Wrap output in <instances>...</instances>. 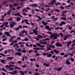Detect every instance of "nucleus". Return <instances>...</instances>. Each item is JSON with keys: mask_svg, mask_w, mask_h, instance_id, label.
Returning a JSON list of instances; mask_svg holds the SVG:
<instances>
[{"mask_svg": "<svg viewBox=\"0 0 75 75\" xmlns=\"http://www.w3.org/2000/svg\"><path fill=\"white\" fill-rule=\"evenodd\" d=\"M38 27H37L35 28V30H33V33H34V34H35V35H38V33H38V31L37 30H38Z\"/></svg>", "mask_w": 75, "mask_h": 75, "instance_id": "nucleus-1", "label": "nucleus"}, {"mask_svg": "<svg viewBox=\"0 0 75 75\" xmlns=\"http://www.w3.org/2000/svg\"><path fill=\"white\" fill-rule=\"evenodd\" d=\"M16 24V23L14 22V21H12L11 23L10 24V27L11 28H13V27H14V25H15Z\"/></svg>", "mask_w": 75, "mask_h": 75, "instance_id": "nucleus-2", "label": "nucleus"}, {"mask_svg": "<svg viewBox=\"0 0 75 75\" xmlns=\"http://www.w3.org/2000/svg\"><path fill=\"white\" fill-rule=\"evenodd\" d=\"M37 38H35V40H36L38 41H39L40 40L39 39H41V38H43V37L41 35H39L37 37Z\"/></svg>", "mask_w": 75, "mask_h": 75, "instance_id": "nucleus-3", "label": "nucleus"}, {"mask_svg": "<svg viewBox=\"0 0 75 75\" xmlns=\"http://www.w3.org/2000/svg\"><path fill=\"white\" fill-rule=\"evenodd\" d=\"M14 67V65H12V64H9V68H10V69H8V71H12V70H13V68L11 67Z\"/></svg>", "mask_w": 75, "mask_h": 75, "instance_id": "nucleus-4", "label": "nucleus"}, {"mask_svg": "<svg viewBox=\"0 0 75 75\" xmlns=\"http://www.w3.org/2000/svg\"><path fill=\"white\" fill-rule=\"evenodd\" d=\"M70 36V35H65L64 36V38L63 40H66L68 38H69V36Z\"/></svg>", "mask_w": 75, "mask_h": 75, "instance_id": "nucleus-5", "label": "nucleus"}, {"mask_svg": "<svg viewBox=\"0 0 75 75\" xmlns=\"http://www.w3.org/2000/svg\"><path fill=\"white\" fill-rule=\"evenodd\" d=\"M21 53L20 52H16L15 53V56H17V55H18V56H20L21 55Z\"/></svg>", "mask_w": 75, "mask_h": 75, "instance_id": "nucleus-6", "label": "nucleus"}, {"mask_svg": "<svg viewBox=\"0 0 75 75\" xmlns=\"http://www.w3.org/2000/svg\"><path fill=\"white\" fill-rule=\"evenodd\" d=\"M45 29H47V30H48L49 31H51V29L50 28V26L48 25L46 26H45Z\"/></svg>", "mask_w": 75, "mask_h": 75, "instance_id": "nucleus-7", "label": "nucleus"}, {"mask_svg": "<svg viewBox=\"0 0 75 75\" xmlns=\"http://www.w3.org/2000/svg\"><path fill=\"white\" fill-rule=\"evenodd\" d=\"M5 34H6V35L7 36H8V37H11V35H10V33L8 32H5Z\"/></svg>", "mask_w": 75, "mask_h": 75, "instance_id": "nucleus-8", "label": "nucleus"}, {"mask_svg": "<svg viewBox=\"0 0 75 75\" xmlns=\"http://www.w3.org/2000/svg\"><path fill=\"white\" fill-rule=\"evenodd\" d=\"M55 45H56L57 47H62V44L58 43L55 44Z\"/></svg>", "mask_w": 75, "mask_h": 75, "instance_id": "nucleus-9", "label": "nucleus"}, {"mask_svg": "<svg viewBox=\"0 0 75 75\" xmlns=\"http://www.w3.org/2000/svg\"><path fill=\"white\" fill-rule=\"evenodd\" d=\"M42 23L44 25H47L48 24L47 22H45L43 21H42Z\"/></svg>", "mask_w": 75, "mask_h": 75, "instance_id": "nucleus-10", "label": "nucleus"}, {"mask_svg": "<svg viewBox=\"0 0 75 75\" xmlns=\"http://www.w3.org/2000/svg\"><path fill=\"white\" fill-rule=\"evenodd\" d=\"M53 37L54 40V39H57V34L56 33H54Z\"/></svg>", "mask_w": 75, "mask_h": 75, "instance_id": "nucleus-11", "label": "nucleus"}, {"mask_svg": "<svg viewBox=\"0 0 75 75\" xmlns=\"http://www.w3.org/2000/svg\"><path fill=\"white\" fill-rule=\"evenodd\" d=\"M14 38V37L13 36H12L11 37V38L9 40V42H11L13 40V39Z\"/></svg>", "mask_w": 75, "mask_h": 75, "instance_id": "nucleus-12", "label": "nucleus"}, {"mask_svg": "<svg viewBox=\"0 0 75 75\" xmlns=\"http://www.w3.org/2000/svg\"><path fill=\"white\" fill-rule=\"evenodd\" d=\"M7 59H9V60H12L13 59V57H7Z\"/></svg>", "mask_w": 75, "mask_h": 75, "instance_id": "nucleus-13", "label": "nucleus"}, {"mask_svg": "<svg viewBox=\"0 0 75 75\" xmlns=\"http://www.w3.org/2000/svg\"><path fill=\"white\" fill-rule=\"evenodd\" d=\"M62 69V67H58L57 68V71H61Z\"/></svg>", "mask_w": 75, "mask_h": 75, "instance_id": "nucleus-14", "label": "nucleus"}, {"mask_svg": "<svg viewBox=\"0 0 75 75\" xmlns=\"http://www.w3.org/2000/svg\"><path fill=\"white\" fill-rule=\"evenodd\" d=\"M11 12V10L10 9L8 11L7 13V14H8V15H9V14H10V13Z\"/></svg>", "mask_w": 75, "mask_h": 75, "instance_id": "nucleus-15", "label": "nucleus"}, {"mask_svg": "<svg viewBox=\"0 0 75 75\" xmlns=\"http://www.w3.org/2000/svg\"><path fill=\"white\" fill-rule=\"evenodd\" d=\"M43 65H44V66H46L47 67H50V65L49 64H46L45 63H44Z\"/></svg>", "mask_w": 75, "mask_h": 75, "instance_id": "nucleus-16", "label": "nucleus"}, {"mask_svg": "<svg viewBox=\"0 0 75 75\" xmlns=\"http://www.w3.org/2000/svg\"><path fill=\"white\" fill-rule=\"evenodd\" d=\"M0 61L1 62H2V64H5V60H2V59H0Z\"/></svg>", "mask_w": 75, "mask_h": 75, "instance_id": "nucleus-17", "label": "nucleus"}, {"mask_svg": "<svg viewBox=\"0 0 75 75\" xmlns=\"http://www.w3.org/2000/svg\"><path fill=\"white\" fill-rule=\"evenodd\" d=\"M66 62L67 65H70V64H71V63H70V62L69 61L67 60L66 61Z\"/></svg>", "mask_w": 75, "mask_h": 75, "instance_id": "nucleus-18", "label": "nucleus"}, {"mask_svg": "<svg viewBox=\"0 0 75 75\" xmlns=\"http://www.w3.org/2000/svg\"><path fill=\"white\" fill-rule=\"evenodd\" d=\"M60 18L61 20H67V18L64 17Z\"/></svg>", "mask_w": 75, "mask_h": 75, "instance_id": "nucleus-19", "label": "nucleus"}, {"mask_svg": "<svg viewBox=\"0 0 75 75\" xmlns=\"http://www.w3.org/2000/svg\"><path fill=\"white\" fill-rule=\"evenodd\" d=\"M33 50H40V49L38 47H36V48H33Z\"/></svg>", "mask_w": 75, "mask_h": 75, "instance_id": "nucleus-20", "label": "nucleus"}, {"mask_svg": "<svg viewBox=\"0 0 75 75\" xmlns=\"http://www.w3.org/2000/svg\"><path fill=\"white\" fill-rule=\"evenodd\" d=\"M52 57V54L50 53H49L47 55V57Z\"/></svg>", "mask_w": 75, "mask_h": 75, "instance_id": "nucleus-21", "label": "nucleus"}, {"mask_svg": "<svg viewBox=\"0 0 75 75\" xmlns=\"http://www.w3.org/2000/svg\"><path fill=\"white\" fill-rule=\"evenodd\" d=\"M19 36H20V37H23V36H25V35H23V33H19Z\"/></svg>", "mask_w": 75, "mask_h": 75, "instance_id": "nucleus-22", "label": "nucleus"}, {"mask_svg": "<svg viewBox=\"0 0 75 75\" xmlns=\"http://www.w3.org/2000/svg\"><path fill=\"white\" fill-rule=\"evenodd\" d=\"M72 43V42L71 41H69L68 43L67 46H68V47L69 46V44H71Z\"/></svg>", "mask_w": 75, "mask_h": 75, "instance_id": "nucleus-23", "label": "nucleus"}, {"mask_svg": "<svg viewBox=\"0 0 75 75\" xmlns=\"http://www.w3.org/2000/svg\"><path fill=\"white\" fill-rule=\"evenodd\" d=\"M30 61H32V62H33V61H36V60H35V59L33 58V59H30Z\"/></svg>", "mask_w": 75, "mask_h": 75, "instance_id": "nucleus-24", "label": "nucleus"}, {"mask_svg": "<svg viewBox=\"0 0 75 75\" xmlns=\"http://www.w3.org/2000/svg\"><path fill=\"white\" fill-rule=\"evenodd\" d=\"M22 8V6L21 7L20 6H18L17 7V10H19L21 8Z\"/></svg>", "mask_w": 75, "mask_h": 75, "instance_id": "nucleus-25", "label": "nucleus"}, {"mask_svg": "<svg viewBox=\"0 0 75 75\" xmlns=\"http://www.w3.org/2000/svg\"><path fill=\"white\" fill-rule=\"evenodd\" d=\"M37 6L36 4H33L30 5L31 7H37Z\"/></svg>", "mask_w": 75, "mask_h": 75, "instance_id": "nucleus-26", "label": "nucleus"}, {"mask_svg": "<svg viewBox=\"0 0 75 75\" xmlns=\"http://www.w3.org/2000/svg\"><path fill=\"white\" fill-rule=\"evenodd\" d=\"M19 72L21 73V75H24V72L23 71H19Z\"/></svg>", "mask_w": 75, "mask_h": 75, "instance_id": "nucleus-27", "label": "nucleus"}, {"mask_svg": "<svg viewBox=\"0 0 75 75\" xmlns=\"http://www.w3.org/2000/svg\"><path fill=\"white\" fill-rule=\"evenodd\" d=\"M22 52H23V53H26V51L25 50H22L21 51Z\"/></svg>", "mask_w": 75, "mask_h": 75, "instance_id": "nucleus-28", "label": "nucleus"}, {"mask_svg": "<svg viewBox=\"0 0 75 75\" xmlns=\"http://www.w3.org/2000/svg\"><path fill=\"white\" fill-rule=\"evenodd\" d=\"M54 51L56 54H58L59 53V52L58 51H57V50H54Z\"/></svg>", "mask_w": 75, "mask_h": 75, "instance_id": "nucleus-29", "label": "nucleus"}, {"mask_svg": "<svg viewBox=\"0 0 75 75\" xmlns=\"http://www.w3.org/2000/svg\"><path fill=\"white\" fill-rule=\"evenodd\" d=\"M50 1L52 4L55 3L56 2V1L55 0H52V1Z\"/></svg>", "mask_w": 75, "mask_h": 75, "instance_id": "nucleus-30", "label": "nucleus"}, {"mask_svg": "<svg viewBox=\"0 0 75 75\" xmlns=\"http://www.w3.org/2000/svg\"><path fill=\"white\" fill-rule=\"evenodd\" d=\"M13 74H17V71H16V70H15L14 71H13Z\"/></svg>", "mask_w": 75, "mask_h": 75, "instance_id": "nucleus-31", "label": "nucleus"}, {"mask_svg": "<svg viewBox=\"0 0 75 75\" xmlns=\"http://www.w3.org/2000/svg\"><path fill=\"white\" fill-rule=\"evenodd\" d=\"M20 20H21V18L20 17H18L16 19L17 21H20Z\"/></svg>", "mask_w": 75, "mask_h": 75, "instance_id": "nucleus-32", "label": "nucleus"}, {"mask_svg": "<svg viewBox=\"0 0 75 75\" xmlns=\"http://www.w3.org/2000/svg\"><path fill=\"white\" fill-rule=\"evenodd\" d=\"M73 54H74V53H73V52H72L71 53H68V55H70V56H73Z\"/></svg>", "mask_w": 75, "mask_h": 75, "instance_id": "nucleus-33", "label": "nucleus"}, {"mask_svg": "<svg viewBox=\"0 0 75 75\" xmlns=\"http://www.w3.org/2000/svg\"><path fill=\"white\" fill-rule=\"evenodd\" d=\"M67 12H68V11H63L62 12V14H65L66 13H67Z\"/></svg>", "mask_w": 75, "mask_h": 75, "instance_id": "nucleus-34", "label": "nucleus"}, {"mask_svg": "<svg viewBox=\"0 0 75 75\" xmlns=\"http://www.w3.org/2000/svg\"><path fill=\"white\" fill-rule=\"evenodd\" d=\"M25 21L26 24H28V25H30V23L27 22V21L26 19H24Z\"/></svg>", "mask_w": 75, "mask_h": 75, "instance_id": "nucleus-35", "label": "nucleus"}, {"mask_svg": "<svg viewBox=\"0 0 75 75\" xmlns=\"http://www.w3.org/2000/svg\"><path fill=\"white\" fill-rule=\"evenodd\" d=\"M15 68L16 69H18L19 70H21V68L20 67H18L17 66H15Z\"/></svg>", "mask_w": 75, "mask_h": 75, "instance_id": "nucleus-36", "label": "nucleus"}, {"mask_svg": "<svg viewBox=\"0 0 75 75\" xmlns=\"http://www.w3.org/2000/svg\"><path fill=\"white\" fill-rule=\"evenodd\" d=\"M25 43L24 42H20L18 43V44H24Z\"/></svg>", "mask_w": 75, "mask_h": 75, "instance_id": "nucleus-37", "label": "nucleus"}, {"mask_svg": "<svg viewBox=\"0 0 75 75\" xmlns=\"http://www.w3.org/2000/svg\"><path fill=\"white\" fill-rule=\"evenodd\" d=\"M18 44L17 43H16L13 45V47H17V46H18Z\"/></svg>", "mask_w": 75, "mask_h": 75, "instance_id": "nucleus-38", "label": "nucleus"}, {"mask_svg": "<svg viewBox=\"0 0 75 75\" xmlns=\"http://www.w3.org/2000/svg\"><path fill=\"white\" fill-rule=\"evenodd\" d=\"M59 34L61 37H62L64 36V35L62 34V33H59Z\"/></svg>", "mask_w": 75, "mask_h": 75, "instance_id": "nucleus-39", "label": "nucleus"}, {"mask_svg": "<svg viewBox=\"0 0 75 75\" xmlns=\"http://www.w3.org/2000/svg\"><path fill=\"white\" fill-rule=\"evenodd\" d=\"M22 41H28V38H26L22 40Z\"/></svg>", "mask_w": 75, "mask_h": 75, "instance_id": "nucleus-40", "label": "nucleus"}, {"mask_svg": "<svg viewBox=\"0 0 75 75\" xmlns=\"http://www.w3.org/2000/svg\"><path fill=\"white\" fill-rule=\"evenodd\" d=\"M68 57V55L66 54H65L63 56V57L64 58H65V57Z\"/></svg>", "mask_w": 75, "mask_h": 75, "instance_id": "nucleus-41", "label": "nucleus"}, {"mask_svg": "<svg viewBox=\"0 0 75 75\" xmlns=\"http://www.w3.org/2000/svg\"><path fill=\"white\" fill-rule=\"evenodd\" d=\"M31 52H33V50H29V54H30Z\"/></svg>", "mask_w": 75, "mask_h": 75, "instance_id": "nucleus-42", "label": "nucleus"}, {"mask_svg": "<svg viewBox=\"0 0 75 75\" xmlns=\"http://www.w3.org/2000/svg\"><path fill=\"white\" fill-rule=\"evenodd\" d=\"M12 42H13V44L17 43V40H13Z\"/></svg>", "mask_w": 75, "mask_h": 75, "instance_id": "nucleus-43", "label": "nucleus"}, {"mask_svg": "<svg viewBox=\"0 0 75 75\" xmlns=\"http://www.w3.org/2000/svg\"><path fill=\"white\" fill-rule=\"evenodd\" d=\"M54 34H51V35L50 36V38H53V37H54Z\"/></svg>", "mask_w": 75, "mask_h": 75, "instance_id": "nucleus-44", "label": "nucleus"}, {"mask_svg": "<svg viewBox=\"0 0 75 75\" xmlns=\"http://www.w3.org/2000/svg\"><path fill=\"white\" fill-rule=\"evenodd\" d=\"M35 56H37V57H39L40 56V54L39 53H38L35 54Z\"/></svg>", "mask_w": 75, "mask_h": 75, "instance_id": "nucleus-45", "label": "nucleus"}, {"mask_svg": "<svg viewBox=\"0 0 75 75\" xmlns=\"http://www.w3.org/2000/svg\"><path fill=\"white\" fill-rule=\"evenodd\" d=\"M71 61L72 62H74V59L72 58V57H71Z\"/></svg>", "mask_w": 75, "mask_h": 75, "instance_id": "nucleus-46", "label": "nucleus"}, {"mask_svg": "<svg viewBox=\"0 0 75 75\" xmlns=\"http://www.w3.org/2000/svg\"><path fill=\"white\" fill-rule=\"evenodd\" d=\"M43 54L42 55H48V53H43Z\"/></svg>", "mask_w": 75, "mask_h": 75, "instance_id": "nucleus-47", "label": "nucleus"}, {"mask_svg": "<svg viewBox=\"0 0 75 75\" xmlns=\"http://www.w3.org/2000/svg\"><path fill=\"white\" fill-rule=\"evenodd\" d=\"M38 17L39 18H40L39 19V21H41V20H42V18H41L39 16H38Z\"/></svg>", "mask_w": 75, "mask_h": 75, "instance_id": "nucleus-48", "label": "nucleus"}, {"mask_svg": "<svg viewBox=\"0 0 75 75\" xmlns=\"http://www.w3.org/2000/svg\"><path fill=\"white\" fill-rule=\"evenodd\" d=\"M17 16H20V17H22L20 15V13H19V12L17 13Z\"/></svg>", "mask_w": 75, "mask_h": 75, "instance_id": "nucleus-49", "label": "nucleus"}, {"mask_svg": "<svg viewBox=\"0 0 75 75\" xmlns=\"http://www.w3.org/2000/svg\"><path fill=\"white\" fill-rule=\"evenodd\" d=\"M0 55H2L3 57H5V55L3 53H1L0 54Z\"/></svg>", "mask_w": 75, "mask_h": 75, "instance_id": "nucleus-50", "label": "nucleus"}, {"mask_svg": "<svg viewBox=\"0 0 75 75\" xmlns=\"http://www.w3.org/2000/svg\"><path fill=\"white\" fill-rule=\"evenodd\" d=\"M8 22H6L4 24V25H8Z\"/></svg>", "mask_w": 75, "mask_h": 75, "instance_id": "nucleus-51", "label": "nucleus"}, {"mask_svg": "<svg viewBox=\"0 0 75 75\" xmlns=\"http://www.w3.org/2000/svg\"><path fill=\"white\" fill-rule=\"evenodd\" d=\"M62 16H63V17H66V15L64 13H62Z\"/></svg>", "mask_w": 75, "mask_h": 75, "instance_id": "nucleus-52", "label": "nucleus"}, {"mask_svg": "<svg viewBox=\"0 0 75 75\" xmlns=\"http://www.w3.org/2000/svg\"><path fill=\"white\" fill-rule=\"evenodd\" d=\"M13 6L11 4H9V7H10V8H11L13 7Z\"/></svg>", "mask_w": 75, "mask_h": 75, "instance_id": "nucleus-53", "label": "nucleus"}, {"mask_svg": "<svg viewBox=\"0 0 75 75\" xmlns=\"http://www.w3.org/2000/svg\"><path fill=\"white\" fill-rule=\"evenodd\" d=\"M19 27H17L16 28V29L15 30L16 31H18V30H19Z\"/></svg>", "mask_w": 75, "mask_h": 75, "instance_id": "nucleus-54", "label": "nucleus"}, {"mask_svg": "<svg viewBox=\"0 0 75 75\" xmlns=\"http://www.w3.org/2000/svg\"><path fill=\"white\" fill-rule=\"evenodd\" d=\"M8 21H12L13 20V18H10L9 19H8Z\"/></svg>", "mask_w": 75, "mask_h": 75, "instance_id": "nucleus-55", "label": "nucleus"}, {"mask_svg": "<svg viewBox=\"0 0 75 75\" xmlns=\"http://www.w3.org/2000/svg\"><path fill=\"white\" fill-rule=\"evenodd\" d=\"M50 9V8H47V9L46 10V11H49V10Z\"/></svg>", "mask_w": 75, "mask_h": 75, "instance_id": "nucleus-56", "label": "nucleus"}, {"mask_svg": "<svg viewBox=\"0 0 75 75\" xmlns=\"http://www.w3.org/2000/svg\"><path fill=\"white\" fill-rule=\"evenodd\" d=\"M54 18H55V16H53L51 17V19L52 20H53L54 19Z\"/></svg>", "mask_w": 75, "mask_h": 75, "instance_id": "nucleus-57", "label": "nucleus"}, {"mask_svg": "<svg viewBox=\"0 0 75 75\" xmlns=\"http://www.w3.org/2000/svg\"><path fill=\"white\" fill-rule=\"evenodd\" d=\"M54 11H56L57 12H59V11L60 10L58 9H56L54 10Z\"/></svg>", "mask_w": 75, "mask_h": 75, "instance_id": "nucleus-58", "label": "nucleus"}, {"mask_svg": "<svg viewBox=\"0 0 75 75\" xmlns=\"http://www.w3.org/2000/svg\"><path fill=\"white\" fill-rule=\"evenodd\" d=\"M61 23H62L63 25V24H65V23L63 21H62Z\"/></svg>", "mask_w": 75, "mask_h": 75, "instance_id": "nucleus-59", "label": "nucleus"}, {"mask_svg": "<svg viewBox=\"0 0 75 75\" xmlns=\"http://www.w3.org/2000/svg\"><path fill=\"white\" fill-rule=\"evenodd\" d=\"M60 4V3H59L57 2L56 4H55V5H56V6H58V5Z\"/></svg>", "mask_w": 75, "mask_h": 75, "instance_id": "nucleus-60", "label": "nucleus"}, {"mask_svg": "<svg viewBox=\"0 0 75 75\" xmlns=\"http://www.w3.org/2000/svg\"><path fill=\"white\" fill-rule=\"evenodd\" d=\"M25 33V32L24 30H23L21 32V33H22V34H24V33Z\"/></svg>", "mask_w": 75, "mask_h": 75, "instance_id": "nucleus-61", "label": "nucleus"}, {"mask_svg": "<svg viewBox=\"0 0 75 75\" xmlns=\"http://www.w3.org/2000/svg\"><path fill=\"white\" fill-rule=\"evenodd\" d=\"M50 53L51 54H53L54 53V51H51Z\"/></svg>", "mask_w": 75, "mask_h": 75, "instance_id": "nucleus-62", "label": "nucleus"}, {"mask_svg": "<svg viewBox=\"0 0 75 75\" xmlns=\"http://www.w3.org/2000/svg\"><path fill=\"white\" fill-rule=\"evenodd\" d=\"M20 46L21 47H24V45L21 44Z\"/></svg>", "mask_w": 75, "mask_h": 75, "instance_id": "nucleus-63", "label": "nucleus"}, {"mask_svg": "<svg viewBox=\"0 0 75 75\" xmlns=\"http://www.w3.org/2000/svg\"><path fill=\"white\" fill-rule=\"evenodd\" d=\"M57 19H58V18H56L53 19V21H56V20H57Z\"/></svg>", "mask_w": 75, "mask_h": 75, "instance_id": "nucleus-64", "label": "nucleus"}]
</instances>
